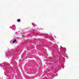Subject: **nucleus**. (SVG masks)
Returning a JSON list of instances; mask_svg holds the SVG:
<instances>
[{"label":"nucleus","mask_w":79,"mask_h":79,"mask_svg":"<svg viewBox=\"0 0 79 79\" xmlns=\"http://www.w3.org/2000/svg\"><path fill=\"white\" fill-rule=\"evenodd\" d=\"M55 37H56V36H55Z\"/></svg>","instance_id":"obj_5"},{"label":"nucleus","mask_w":79,"mask_h":79,"mask_svg":"<svg viewBox=\"0 0 79 79\" xmlns=\"http://www.w3.org/2000/svg\"><path fill=\"white\" fill-rule=\"evenodd\" d=\"M61 48H63V47H62V46H61Z\"/></svg>","instance_id":"obj_3"},{"label":"nucleus","mask_w":79,"mask_h":79,"mask_svg":"<svg viewBox=\"0 0 79 79\" xmlns=\"http://www.w3.org/2000/svg\"><path fill=\"white\" fill-rule=\"evenodd\" d=\"M24 37V36H23V37Z\"/></svg>","instance_id":"obj_4"},{"label":"nucleus","mask_w":79,"mask_h":79,"mask_svg":"<svg viewBox=\"0 0 79 79\" xmlns=\"http://www.w3.org/2000/svg\"><path fill=\"white\" fill-rule=\"evenodd\" d=\"M17 41V40H14L13 42V44H14L15 42H16Z\"/></svg>","instance_id":"obj_1"},{"label":"nucleus","mask_w":79,"mask_h":79,"mask_svg":"<svg viewBox=\"0 0 79 79\" xmlns=\"http://www.w3.org/2000/svg\"><path fill=\"white\" fill-rule=\"evenodd\" d=\"M17 21L18 22H20V19H18Z\"/></svg>","instance_id":"obj_2"}]
</instances>
